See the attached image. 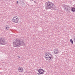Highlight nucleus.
<instances>
[{
    "mask_svg": "<svg viewBox=\"0 0 75 75\" xmlns=\"http://www.w3.org/2000/svg\"><path fill=\"white\" fill-rule=\"evenodd\" d=\"M13 45L14 47H16L17 46H18L20 45H25L24 41L22 39L19 40L17 39L16 40L14 43V42H13Z\"/></svg>",
    "mask_w": 75,
    "mask_h": 75,
    "instance_id": "nucleus-1",
    "label": "nucleus"
},
{
    "mask_svg": "<svg viewBox=\"0 0 75 75\" xmlns=\"http://www.w3.org/2000/svg\"><path fill=\"white\" fill-rule=\"evenodd\" d=\"M52 8H54L53 3L50 2H48L46 4L45 9L46 10H48V9L53 10L54 9L53 8L52 9Z\"/></svg>",
    "mask_w": 75,
    "mask_h": 75,
    "instance_id": "nucleus-2",
    "label": "nucleus"
},
{
    "mask_svg": "<svg viewBox=\"0 0 75 75\" xmlns=\"http://www.w3.org/2000/svg\"><path fill=\"white\" fill-rule=\"evenodd\" d=\"M45 58L47 60H50V59H53L54 57L51 54L49 53H47L45 54Z\"/></svg>",
    "mask_w": 75,
    "mask_h": 75,
    "instance_id": "nucleus-3",
    "label": "nucleus"
},
{
    "mask_svg": "<svg viewBox=\"0 0 75 75\" xmlns=\"http://www.w3.org/2000/svg\"><path fill=\"white\" fill-rule=\"evenodd\" d=\"M7 44V40L4 38H0V45H5Z\"/></svg>",
    "mask_w": 75,
    "mask_h": 75,
    "instance_id": "nucleus-4",
    "label": "nucleus"
},
{
    "mask_svg": "<svg viewBox=\"0 0 75 75\" xmlns=\"http://www.w3.org/2000/svg\"><path fill=\"white\" fill-rule=\"evenodd\" d=\"M7 44V40L4 38H0V45H5Z\"/></svg>",
    "mask_w": 75,
    "mask_h": 75,
    "instance_id": "nucleus-5",
    "label": "nucleus"
},
{
    "mask_svg": "<svg viewBox=\"0 0 75 75\" xmlns=\"http://www.w3.org/2000/svg\"><path fill=\"white\" fill-rule=\"evenodd\" d=\"M19 20L18 17L16 16H14L12 19V21L14 23H17L18 22Z\"/></svg>",
    "mask_w": 75,
    "mask_h": 75,
    "instance_id": "nucleus-6",
    "label": "nucleus"
},
{
    "mask_svg": "<svg viewBox=\"0 0 75 75\" xmlns=\"http://www.w3.org/2000/svg\"><path fill=\"white\" fill-rule=\"evenodd\" d=\"M64 7V10H66L67 11H69V10H71V7L68 6L67 5H65Z\"/></svg>",
    "mask_w": 75,
    "mask_h": 75,
    "instance_id": "nucleus-7",
    "label": "nucleus"
},
{
    "mask_svg": "<svg viewBox=\"0 0 75 75\" xmlns=\"http://www.w3.org/2000/svg\"><path fill=\"white\" fill-rule=\"evenodd\" d=\"M54 52L55 54H58L59 52L58 50L57 49H55L54 50Z\"/></svg>",
    "mask_w": 75,
    "mask_h": 75,
    "instance_id": "nucleus-8",
    "label": "nucleus"
},
{
    "mask_svg": "<svg viewBox=\"0 0 75 75\" xmlns=\"http://www.w3.org/2000/svg\"><path fill=\"white\" fill-rule=\"evenodd\" d=\"M18 71L19 72H22L23 71V68L21 67H19L18 69Z\"/></svg>",
    "mask_w": 75,
    "mask_h": 75,
    "instance_id": "nucleus-9",
    "label": "nucleus"
},
{
    "mask_svg": "<svg viewBox=\"0 0 75 75\" xmlns=\"http://www.w3.org/2000/svg\"><path fill=\"white\" fill-rule=\"evenodd\" d=\"M38 72H40V73H42V74H44V70L42 69H40L38 71Z\"/></svg>",
    "mask_w": 75,
    "mask_h": 75,
    "instance_id": "nucleus-10",
    "label": "nucleus"
},
{
    "mask_svg": "<svg viewBox=\"0 0 75 75\" xmlns=\"http://www.w3.org/2000/svg\"><path fill=\"white\" fill-rule=\"evenodd\" d=\"M71 10L73 12H75V8L73 7L71 8Z\"/></svg>",
    "mask_w": 75,
    "mask_h": 75,
    "instance_id": "nucleus-11",
    "label": "nucleus"
},
{
    "mask_svg": "<svg viewBox=\"0 0 75 75\" xmlns=\"http://www.w3.org/2000/svg\"><path fill=\"white\" fill-rule=\"evenodd\" d=\"M70 41L71 44H74V42H73V40H72V39H70Z\"/></svg>",
    "mask_w": 75,
    "mask_h": 75,
    "instance_id": "nucleus-12",
    "label": "nucleus"
},
{
    "mask_svg": "<svg viewBox=\"0 0 75 75\" xmlns=\"http://www.w3.org/2000/svg\"><path fill=\"white\" fill-rule=\"evenodd\" d=\"M5 27V28L7 27V28H10L8 25H6V26Z\"/></svg>",
    "mask_w": 75,
    "mask_h": 75,
    "instance_id": "nucleus-13",
    "label": "nucleus"
},
{
    "mask_svg": "<svg viewBox=\"0 0 75 75\" xmlns=\"http://www.w3.org/2000/svg\"><path fill=\"white\" fill-rule=\"evenodd\" d=\"M42 74V73L39 72L37 73V74L38 75H40L41 74Z\"/></svg>",
    "mask_w": 75,
    "mask_h": 75,
    "instance_id": "nucleus-14",
    "label": "nucleus"
},
{
    "mask_svg": "<svg viewBox=\"0 0 75 75\" xmlns=\"http://www.w3.org/2000/svg\"><path fill=\"white\" fill-rule=\"evenodd\" d=\"M5 28H6V30H9V28H8L5 27Z\"/></svg>",
    "mask_w": 75,
    "mask_h": 75,
    "instance_id": "nucleus-15",
    "label": "nucleus"
},
{
    "mask_svg": "<svg viewBox=\"0 0 75 75\" xmlns=\"http://www.w3.org/2000/svg\"><path fill=\"white\" fill-rule=\"evenodd\" d=\"M16 3H17L18 4V1H16Z\"/></svg>",
    "mask_w": 75,
    "mask_h": 75,
    "instance_id": "nucleus-16",
    "label": "nucleus"
},
{
    "mask_svg": "<svg viewBox=\"0 0 75 75\" xmlns=\"http://www.w3.org/2000/svg\"><path fill=\"white\" fill-rule=\"evenodd\" d=\"M34 3H36V2L35 1H34Z\"/></svg>",
    "mask_w": 75,
    "mask_h": 75,
    "instance_id": "nucleus-17",
    "label": "nucleus"
},
{
    "mask_svg": "<svg viewBox=\"0 0 75 75\" xmlns=\"http://www.w3.org/2000/svg\"><path fill=\"white\" fill-rule=\"evenodd\" d=\"M18 58H20V56H18Z\"/></svg>",
    "mask_w": 75,
    "mask_h": 75,
    "instance_id": "nucleus-18",
    "label": "nucleus"
},
{
    "mask_svg": "<svg viewBox=\"0 0 75 75\" xmlns=\"http://www.w3.org/2000/svg\"><path fill=\"white\" fill-rule=\"evenodd\" d=\"M23 3H24V2H23Z\"/></svg>",
    "mask_w": 75,
    "mask_h": 75,
    "instance_id": "nucleus-19",
    "label": "nucleus"
}]
</instances>
